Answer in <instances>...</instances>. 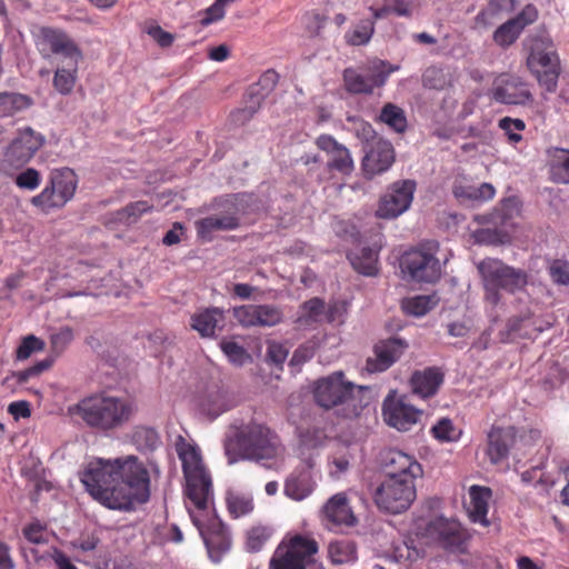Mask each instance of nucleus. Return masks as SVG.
Listing matches in <instances>:
<instances>
[{
    "mask_svg": "<svg viewBox=\"0 0 569 569\" xmlns=\"http://www.w3.org/2000/svg\"><path fill=\"white\" fill-rule=\"evenodd\" d=\"M224 451L230 462L240 459L254 461L276 460L284 447L278 433L266 423L250 421L237 427L224 440Z\"/></svg>",
    "mask_w": 569,
    "mask_h": 569,
    "instance_id": "f257e3e1",
    "label": "nucleus"
},
{
    "mask_svg": "<svg viewBox=\"0 0 569 569\" xmlns=\"http://www.w3.org/2000/svg\"><path fill=\"white\" fill-rule=\"evenodd\" d=\"M70 412L80 417L90 428L109 431L126 423L131 415V403L110 396H92L82 399Z\"/></svg>",
    "mask_w": 569,
    "mask_h": 569,
    "instance_id": "f03ea898",
    "label": "nucleus"
},
{
    "mask_svg": "<svg viewBox=\"0 0 569 569\" xmlns=\"http://www.w3.org/2000/svg\"><path fill=\"white\" fill-rule=\"evenodd\" d=\"M177 453L186 479L184 493L199 510L206 511L213 499L212 479L199 449L184 440L177 443Z\"/></svg>",
    "mask_w": 569,
    "mask_h": 569,
    "instance_id": "7ed1b4c3",
    "label": "nucleus"
},
{
    "mask_svg": "<svg viewBox=\"0 0 569 569\" xmlns=\"http://www.w3.org/2000/svg\"><path fill=\"white\" fill-rule=\"evenodd\" d=\"M481 277L485 300L492 306L501 301V291L516 293L528 284V273L500 259L486 258L477 264Z\"/></svg>",
    "mask_w": 569,
    "mask_h": 569,
    "instance_id": "20e7f679",
    "label": "nucleus"
},
{
    "mask_svg": "<svg viewBox=\"0 0 569 569\" xmlns=\"http://www.w3.org/2000/svg\"><path fill=\"white\" fill-rule=\"evenodd\" d=\"M363 387L347 381L341 371L319 379L313 389L316 402L325 408L341 407V413L346 418L357 417L362 408L361 400L356 393H361Z\"/></svg>",
    "mask_w": 569,
    "mask_h": 569,
    "instance_id": "39448f33",
    "label": "nucleus"
},
{
    "mask_svg": "<svg viewBox=\"0 0 569 569\" xmlns=\"http://www.w3.org/2000/svg\"><path fill=\"white\" fill-rule=\"evenodd\" d=\"M527 52V67L537 78L539 84L548 92H555L560 74V61L555 44L549 36L536 34L523 42Z\"/></svg>",
    "mask_w": 569,
    "mask_h": 569,
    "instance_id": "423d86ee",
    "label": "nucleus"
},
{
    "mask_svg": "<svg viewBox=\"0 0 569 569\" xmlns=\"http://www.w3.org/2000/svg\"><path fill=\"white\" fill-rule=\"evenodd\" d=\"M80 479L89 495L109 509L118 510L119 506L128 501L116 492L119 491L116 459L99 458L90 461Z\"/></svg>",
    "mask_w": 569,
    "mask_h": 569,
    "instance_id": "0eeeda50",
    "label": "nucleus"
},
{
    "mask_svg": "<svg viewBox=\"0 0 569 569\" xmlns=\"http://www.w3.org/2000/svg\"><path fill=\"white\" fill-rule=\"evenodd\" d=\"M117 476L119 482L118 496H123L127 502L118 510H133L137 505L149 501L151 495L150 472L146 465L134 456L117 458Z\"/></svg>",
    "mask_w": 569,
    "mask_h": 569,
    "instance_id": "6e6552de",
    "label": "nucleus"
},
{
    "mask_svg": "<svg viewBox=\"0 0 569 569\" xmlns=\"http://www.w3.org/2000/svg\"><path fill=\"white\" fill-rule=\"evenodd\" d=\"M78 178L70 168L51 171L43 190L31 198V204L44 213L63 208L74 196Z\"/></svg>",
    "mask_w": 569,
    "mask_h": 569,
    "instance_id": "1a4fd4ad",
    "label": "nucleus"
},
{
    "mask_svg": "<svg viewBox=\"0 0 569 569\" xmlns=\"http://www.w3.org/2000/svg\"><path fill=\"white\" fill-rule=\"evenodd\" d=\"M399 69L388 61L377 59L362 72L355 68H346L342 73L343 87L351 94H371L376 88H381L389 76Z\"/></svg>",
    "mask_w": 569,
    "mask_h": 569,
    "instance_id": "9d476101",
    "label": "nucleus"
},
{
    "mask_svg": "<svg viewBox=\"0 0 569 569\" xmlns=\"http://www.w3.org/2000/svg\"><path fill=\"white\" fill-rule=\"evenodd\" d=\"M416 499L415 479L386 478L376 489L373 500L377 507L390 513L406 511Z\"/></svg>",
    "mask_w": 569,
    "mask_h": 569,
    "instance_id": "9b49d317",
    "label": "nucleus"
},
{
    "mask_svg": "<svg viewBox=\"0 0 569 569\" xmlns=\"http://www.w3.org/2000/svg\"><path fill=\"white\" fill-rule=\"evenodd\" d=\"M34 46L43 59L59 56L76 63L82 59L79 46L64 30L59 28L41 27L34 36Z\"/></svg>",
    "mask_w": 569,
    "mask_h": 569,
    "instance_id": "f8f14e48",
    "label": "nucleus"
},
{
    "mask_svg": "<svg viewBox=\"0 0 569 569\" xmlns=\"http://www.w3.org/2000/svg\"><path fill=\"white\" fill-rule=\"evenodd\" d=\"M437 248L419 246L407 251L400 261L402 271L418 282H436L441 276V266L436 257Z\"/></svg>",
    "mask_w": 569,
    "mask_h": 569,
    "instance_id": "ddd939ff",
    "label": "nucleus"
},
{
    "mask_svg": "<svg viewBox=\"0 0 569 569\" xmlns=\"http://www.w3.org/2000/svg\"><path fill=\"white\" fill-rule=\"evenodd\" d=\"M44 138L30 127L20 129L7 147L1 168L4 171L18 170L24 167L43 146Z\"/></svg>",
    "mask_w": 569,
    "mask_h": 569,
    "instance_id": "4468645a",
    "label": "nucleus"
},
{
    "mask_svg": "<svg viewBox=\"0 0 569 569\" xmlns=\"http://www.w3.org/2000/svg\"><path fill=\"white\" fill-rule=\"evenodd\" d=\"M318 551L315 540L295 536L287 546L280 545L270 561L271 569H306L308 559Z\"/></svg>",
    "mask_w": 569,
    "mask_h": 569,
    "instance_id": "2eb2a0df",
    "label": "nucleus"
},
{
    "mask_svg": "<svg viewBox=\"0 0 569 569\" xmlns=\"http://www.w3.org/2000/svg\"><path fill=\"white\" fill-rule=\"evenodd\" d=\"M241 198L240 194L233 196L226 211L197 220L194 226L198 237L211 241L214 232L236 230L240 226L238 201Z\"/></svg>",
    "mask_w": 569,
    "mask_h": 569,
    "instance_id": "dca6fc26",
    "label": "nucleus"
},
{
    "mask_svg": "<svg viewBox=\"0 0 569 569\" xmlns=\"http://www.w3.org/2000/svg\"><path fill=\"white\" fill-rule=\"evenodd\" d=\"M190 516L206 543L210 559L214 562L220 561L231 545L224 523L218 517H213L208 525H204L199 517L193 513H190Z\"/></svg>",
    "mask_w": 569,
    "mask_h": 569,
    "instance_id": "f3484780",
    "label": "nucleus"
},
{
    "mask_svg": "<svg viewBox=\"0 0 569 569\" xmlns=\"http://www.w3.org/2000/svg\"><path fill=\"white\" fill-rule=\"evenodd\" d=\"M416 190L413 180H401L392 183L377 210V216L383 219L397 218L407 211L412 202Z\"/></svg>",
    "mask_w": 569,
    "mask_h": 569,
    "instance_id": "a211bd4d",
    "label": "nucleus"
},
{
    "mask_svg": "<svg viewBox=\"0 0 569 569\" xmlns=\"http://www.w3.org/2000/svg\"><path fill=\"white\" fill-rule=\"evenodd\" d=\"M421 411L407 402L405 397L388 396L382 405V416L386 423L399 431H408L415 426Z\"/></svg>",
    "mask_w": 569,
    "mask_h": 569,
    "instance_id": "6ab92c4d",
    "label": "nucleus"
},
{
    "mask_svg": "<svg viewBox=\"0 0 569 569\" xmlns=\"http://www.w3.org/2000/svg\"><path fill=\"white\" fill-rule=\"evenodd\" d=\"M233 316L243 327H273L283 320L281 308L273 305H246L236 307Z\"/></svg>",
    "mask_w": 569,
    "mask_h": 569,
    "instance_id": "aec40b11",
    "label": "nucleus"
},
{
    "mask_svg": "<svg viewBox=\"0 0 569 569\" xmlns=\"http://www.w3.org/2000/svg\"><path fill=\"white\" fill-rule=\"evenodd\" d=\"M408 343L399 338L380 340L373 346V356L366 361V370L378 373L388 370L403 355Z\"/></svg>",
    "mask_w": 569,
    "mask_h": 569,
    "instance_id": "412c9836",
    "label": "nucleus"
},
{
    "mask_svg": "<svg viewBox=\"0 0 569 569\" xmlns=\"http://www.w3.org/2000/svg\"><path fill=\"white\" fill-rule=\"evenodd\" d=\"M381 466L387 473L386 478L416 479L423 473L421 465L413 456L397 449H389L381 453Z\"/></svg>",
    "mask_w": 569,
    "mask_h": 569,
    "instance_id": "4be33fe9",
    "label": "nucleus"
},
{
    "mask_svg": "<svg viewBox=\"0 0 569 569\" xmlns=\"http://www.w3.org/2000/svg\"><path fill=\"white\" fill-rule=\"evenodd\" d=\"M395 161V150L389 141L377 139L368 146L362 159V170L367 178L387 171Z\"/></svg>",
    "mask_w": 569,
    "mask_h": 569,
    "instance_id": "5701e85b",
    "label": "nucleus"
},
{
    "mask_svg": "<svg viewBox=\"0 0 569 569\" xmlns=\"http://www.w3.org/2000/svg\"><path fill=\"white\" fill-rule=\"evenodd\" d=\"M316 146L329 157L328 170H336L343 176H349L353 171L355 164L349 149L332 136L320 134L316 140Z\"/></svg>",
    "mask_w": 569,
    "mask_h": 569,
    "instance_id": "b1692460",
    "label": "nucleus"
},
{
    "mask_svg": "<svg viewBox=\"0 0 569 569\" xmlns=\"http://www.w3.org/2000/svg\"><path fill=\"white\" fill-rule=\"evenodd\" d=\"M518 436L516 427H498L492 426L487 435L486 453L493 465H498L506 460L510 449L515 446Z\"/></svg>",
    "mask_w": 569,
    "mask_h": 569,
    "instance_id": "393cba45",
    "label": "nucleus"
},
{
    "mask_svg": "<svg viewBox=\"0 0 569 569\" xmlns=\"http://www.w3.org/2000/svg\"><path fill=\"white\" fill-rule=\"evenodd\" d=\"M190 327L202 338H213L226 327L224 312L216 307L203 309L191 316Z\"/></svg>",
    "mask_w": 569,
    "mask_h": 569,
    "instance_id": "a878e982",
    "label": "nucleus"
},
{
    "mask_svg": "<svg viewBox=\"0 0 569 569\" xmlns=\"http://www.w3.org/2000/svg\"><path fill=\"white\" fill-rule=\"evenodd\" d=\"M443 378L441 370L436 367L417 370L410 378L412 392L422 399L433 397L443 383Z\"/></svg>",
    "mask_w": 569,
    "mask_h": 569,
    "instance_id": "bb28decb",
    "label": "nucleus"
},
{
    "mask_svg": "<svg viewBox=\"0 0 569 569\" xmlns=\"http://www.w3.org/2000/svg\"><path fill=\"white\" fill-rule=\"evenodd\" d=\"M429 532L446 549H458L463 542L460 523L455 520L438 518L430 523Z\"/></svg>",
    "mask_w": 569,
    "mask_h": 569,
    "instance_id": "cd10ccee",
    "label": "nucleus"
},
{
    "mask_svg": "<svg viewBox=\"0 0 569 569\" xmlns=\"http://www.w3.org/2000/svg\"><path fill=\"white\" fill-rule=\"evenodd\" d=\"M326 519L335 526H353L357 521L346 493L332 496L323 507Z\"/></svg>",
    "mask_w": 569,
    "mask_h": 569,
    "instance_id": "c85d7f7f",
    "label": "nucleus"
},
{
    "mask_svg": "<svg viewBox=\"0 0 569 569\" xmlns=\"http://www.w3.org/2000/svg\"><path fill=\"white\" fill-rule=\"evenodd\" d=\"M470 505L468 508L469 517L472 522L480 523L483 527L489 526L487 519L489 501L492 497V491L488 487L473 485L469 488Z\"/></svg>",
    "mask_w": 569,
    "mask_h": 569,
    "instance_id": "c756f323",
    "label": "nucleus"
},
{
    "mask_svg": "<svg viewBox=\"0 0 569 569\" xmlns=\"http://www.w3.org/2000/svg\"><path fill=\"white\" fill-rule=\"evenodd\" d=\"M493 99L506 104H525L531 100V93L520 79L510 78L502 86L495 88Z\"/></svg>",
    "mask_w": 569,
    "mask_h": 569,
    "instance_id": "7c9ffc66",
    "label": "nucleus"
},
{
    "mask_svg": "<svg viewBox=\"0 0 569 569\" xmlns=\"http://www.w3.org/2000/svg\"><path fill=\"white\" fill-rule=\"evenodd\" d=\"M547 153L551 180L556 183H569V150L550 148Z\"/></svg>",
    "mask_w": 569,
    "mask_h": 569,
    "instance_id": "2f4dec72",
    "label": "nucleus"
},
{
    "mask_svg": "<svg viewBox=\"0 0 569 569\" xmlns=\"http://www.w3.org/2000/svg\"><path fill=\"white\" fill-rule=\"evenodd\" d=\"M348 259L352 266V268L367 277H373L378 273V251L365 247L357 252L348 253Z\"/></svg>",
    "mask_w": 569,
    "mask_h": 569,
    "instance_id": "473e14b6",
    "label": "nucleus"
},
{
    "mask_svg": "<svg viewBox=\"0 0 569 569\" xmlns=\"http://www.w3.org/2000/svg\"><path fill=\"white\" fill-rule=\"evenodd\" d=\"M328 557L333 565L355 563L358 559L357 545L350 539L333 540L328 545Z\"/></svg>",
    "mask_w": 569,
    "mask_h": 569,
    "instance_id": "72a5a7b5",
    "label": "nucleus"
},
{
    "mask_svg": "<svg viewBox=\"0 0 569 569\" xmlns=\"http://www.w3.org/2000/svg\"><path fill=\"white\" fill-rule=\"evenodd\" d=\"M326 303L320 298H311L300 307L296 323L300 328L312 327L322 321Z\"/></svg>",
    "mask_w": 569,
    "mask_h": 569,
    "instance_id": "f704fd0d",
    "label": "nucleus"
},
{
    "mask_svg": "<svg viewBox=\"0 0 569 569\" xmlns=\"http://www.w3.org/2000/svg\"><path fill=\"white\" fill-rule=\"evenodd\" d=\"M532 317L533 313L529 309L518 316L510 317L506 323L507 340L531 338V331L533 330Z\"/></svg>",
    "mask_w": 569,
    "mask_h": 569,
    "instance_id": "c9c22d12",
    "label": "nucleus"
},
{
    "mask_svg": "<svg viewBox=\"0 0 569 569\" xmlns=\"http://www.w3.org/2000/svg\"><path fill=\"white\" fill-rule=\"evenodd\" d=\"M312 490L313 483L307 472L291 473L284 483L286 496L297 501L307 498Z\"/></svg>",
    "mask_w": 569,
    "mask_h": 569,
    "instance_id": "e433bc0d",
    "label": "nucleus"
},
{
    "mask_svg": "<svg viewBox=\"0 0 569 569\" xmlns=\"http://www.w3.org/2000/svg\"><path fill=\"white\" fill-rule=\"evenodd\" d=\"M439 302L437 295H418L401 300V309L406 315L422 317Z\"/></svg>",
    "mask_w": 569,
    "mask_h": 569,
    "instance_id": "4c0bfd02",
    "label": "nucleus"
},
{
    "mask_svg": "<svg viewBox=\"0 0 569 569\" xmlns=\"http://www.w3.org/2000/svg\"><path fill=\"white\" fill-rule=\"evenodd\" d=\"M78 64L68 61V68L58 67L56 69L52 86L60 94L68 96L72 92L78 78Z\"/></svg>",
    "mask_w": 569,
    "mask_h": 569,
    "instance_id": "58836bf2",
    "label": "nucleus"
},
{
    "mask_svg": "<svg viewBox=\"0 0 569 569\" xmlns=\"http://www.w3.org/2000/svg\"><path fill=\"white\" fill-rule=\"evenodd\" d=\"M31 104L32 100L29 96L18 92H0V118L12 117Z\"/></svg>",
    "mask_w": 569,
    "mask_h": 569,
    "instance_id": "ea45409f",
    "label": "nucleus"
},
{
    "mask_svg": "<svg viewBox=\"0 0 569 569\" xmlns=\"http://www.w3.org/2000/svg\"><path fill=\"white\" fill-rule=\"evenodd\" d=\"M375 33V21L362 19L343 36L345 42L352 47L366 46Z\"/></svg>",
    "mask_w": 569,
    "mask_h": 569,
    "instance_id": "a19ab883",
    "label": "nucleus"
},
{
    "mask_svg": "<svg viewBox=\"0 0 569 569\" xmlns=\"http://www.w3.org/2000/svg\"><path fill=\"white\" fill-rule=\"evenodd\" d=\"M226 505L230 517L233 519L248 516L254 509L252 497L240 492H228L226 497Z\"/></svg>",
    "mask_w": 569,
    "mask_h": 569,
    "instance_id": "79ce46f5",
    "label": "nucleus"
},
{
    "mask_svg": "<svg viewBox=\"0 0 569 569\" xmlns=\"http://www.w3.org/2000/svg\"><path fill=\"white\" fill-rule=\"evenodd\" d=\"M453 194L457 199L471 200V201H488L491 200L496 194V189L491 183H482L479 187H455Z\"/></svg>",
    "mask_w": 569,
    "mask_h": 569,
    "instance_id": "37998d69",
    "label": "nucleus"
},
{
    "mask_svg": "<svg viewBox=\"0 0 569 569\" xmlns=\"http://www.w3.org/2000/svg\"><path fill=\"white\" fill-rule=\"evenodd\" d=\"M379 120L398 133L407 130L408 122L405 111L391 102L382 107Z\"/></svg>",
    "mask_w": 569,
    "mask_h": 569,
    "instance_id": "c03bdc74",
    "label": "nucleus"
},
{
    "mask_svg": "<svg viewBox=\"0 0 569 569\" xmlns=\"http://www.w3.org/2000/svg\"><path fill=\"white\" fill-rule=\"evenodd\" d=\"M132 442L141 451H152L161 443L154 428L138 426L132 432Z\"/></svg>",
    "mask_w": 569,
    "mask_h": 569,
    "instance_id": "a18cd8bd",
    "label": "nucleus"
},
{
    "mask_svg": "<svg viewBox=\"0 0 569 569\" xmlns=\"http://www.w3.org/2000/svg\"><path fill=\"white\" fill-rule=\"evenodd\" d=\"M247 106L243 109H239L233 113L236 121L244 122L252 118V116L259 110L263 97L260 94L258 84L251 86L247 93Z\"/></svg>",
    "mask_w": 569,
    "mask_h": 569,
    "instance_id": "49530a36",
    "label": "nucleus"
},
{
    "mask_svg": "<svg viewBox=\"0 0 569 569\" xmlns=\"http://www.w3.org/2000/svg\"><path fill=\"white\" fill-rule=\"evenodd\" d=\"M431 435L441 442H452L460 438V431L457 430L453 422L449 418H441L432 426Z\"/></svg>",
    "mask_w": 569,
    "mask_h": 569,
    "instance_id": "de8ad7c7",
    "label": "nucleus"
},
{
    "mask_svg": "<svg viewBox=\"0 0 569 569\" xmlns=\"http://www.w3.org/2000/svg\"><path fill=\"white\" fill-rule=\"evenodd\" d=\"M478 243L503 244L510 240V234L502 228H483L475 232Z\"/></svg>",
    "mask_w": 569,
    "mask_h": 569,
    "instance_id": "09e8293b",
    "label": "nucleus"
},
{
    "mask_svg": "<svg viewBox=\"0 0 569 569\" xmlns=\"http://www.w3.org/2000/svg\"><path fill=\"white\" fill-rule=\"evenodd\" d=\"M272 533L271 528L262 525L251 527L247 532V548L252 552L259 551Z\"/></svg>",
    "mask_w": 569,
    "mask_h": 569,
    "instance_id": "8fccbe9b",
    "label": "nucleus"
},
{
    "mask_svg": "<svg viewBox=\"0 0 569 569\" xmlns=\"http://www.w3.org/2000/svg\"><path fill=\"white\" fill-rule=\"evenodd\" d=\"M220 348L228 360L234 366H243L251 360L249 352L234 341H221Z\"/></svg>",
    "mask_w": 569,
    "mask_h": 569,
    "instance_id": "3c124183",
    "label": "nucleus"
},
{
    "mask_svg": "<svg viewBox=\"0 0 569 569\" xmlns=\"http://www.w3.org/2000/svg\"><path fill=\"white\" fill-rule=\"evenodd\" d=\"M521 33L520 29L511 19L501 24L493 33V40L501 47H509L512 44Z\"/></svg>",
    "mask_w": 569,
    "mask_h": 569,
    "instance_id": "603ef678",
    "label": "nucleus"
},
{
    "mask_svg": "<svg viewBox=\"0 0 569 569\" xmlns=\"http://www.w3.org/2000/svg\"><path fill=\"white\" fill-rule=\"evenodd\" d=\"M152 207L147 201H136L118 211V220L127 224L136 222L141 214L149 212Z\"/></svg>",
    "mask_w": 569,
    "mask_h": 569,
    "instance_id": "864d4df0",
    "label": "nucleus"
},
{
    "mask_svg": "<svg viewBox=\"0 0 569 569\" xmlns=\"http://www.w3.org/2000/svg\"><path fill=\"white\" fill-rule=\"evenodd\" d=\"M14 183L22 190L33 191L41 183V174L34 168H27L16 176Z\"/></svg>",
    "mask_w": 569,
    "mask_h": 569,
    "instance_id": "5fc2aeb1",
    "label": "nucleus"
},
{
    "mask_svg": "<svg viewBox=\"0 0 569 569\" xmlns=\"http://www.w3.org/2000/svg\"><path fill=\"white\" fill-rule=\"evenodd\" d=\"M43 349L44 342L36 336L29 335L22 339L21 343L17 348L16 358L17 360H26L33 352L42 351Z\"/></svg>",
    "mask_w": 569,
    "mask_h": 569,
    "instance_id": "6e6d98bb",
    "label": "nucleus"
},
{
    "mask_svg": "<svg viewBox=\"0 0 569 569\" xmlns=\"http://www.w3.org/2000/svg\"><path fill=\"white\" fill-rule=\"evenodd\" d=\"M423 86L429 89L442 90L448 86L447 77L442 69L430 67L422 77Z\"/></svg>",
    "mask_w": 569,
    "mask_h": 569,
    "instance_id": "4d7b16f0",
    "label": "nucleus"
},
{
    "mask_svg": "<svg viewBox=\"0 0 569 569\" xmlns=\"http://www.w3.org/2000/svg\"><path fill=\"white\" fill-rule=\"evenodd\" d=\"M499 127L508 136L509 142L515 144L522 140V136L519 133L526 127L525 122L522 120L505 117V118L500 119Z\"/></svg>",
    "mask_w": 569,
    "mask_h": 569,
    "instance_id": "13d9d810",
    "label": "nucleus"
},
{
    "mask_svg": "<svg viewBox=\"0 0 569 569\" xmlns=\"http://www.w3.org/2000/svg\"><path fill=\"white\" fill-rule=\"evenodd\" d=\"M550 277L558 284H569V262L563 259H555L549 266Z\"/></svg>",
    "mask_w": 569,
    "mask_h": 569,
    "instance_id": "bf43d9fd",
    "label": "nucleus"
},
{
    "mask_svg": "<svg viewBox=\"0 0 569 569\" xmlns=\"http://www.w3.org/2000/svg\"><path fill=\"white\" fill-rule=\"evenodd\" d=\"M289 350L283 343L269 341L267 346L266 359L276 366H282L288 357Z\"/></svg>",
    "mask_w": 569,
    "mask_h": 569,
    "instance_id": "052dcab7",
    "label": "nucleus"
},
{
    "mask_svg": "<svg viewBox=\"0 0 569 569\" xmlns=\"http://www.w3.org/2000/svg\"><path fill=\"white\" fill-rule=\"evenodd\" d=\"M73 337V330L70 327H62L58 332L51 335L50 342L54 350L63 351Z\"/></svg>",
    "mask_w": 569,
    "mask_h": 569,
    "instance_id": "680f3d73",
    "label": "nucleus"
},
{
    "mask_svg": "<svg viewBox=\"0 0 569 569\" xmlns=\"http://www.w3.org/2000/svg\"><path fill=\"white\" fill-rule=\"evenodd\" d=\"M538 18V10L533 4H527L520 13L511 20L522 31L527 26L533 23Z\"/></svg>",
    "mask_w": 569,
    "mask_h": 569,
    "instance_id": "e2e57ef3",
    "label": "nucleus"
},
{
    "mask_svg": "<svg viewBox=\"0 0 569 569\" xmlns=\"http://www.w3.org/2000/svg\"><path fill=\"white\" fill-rule=\"evenodd\" d=\"M224 16L226 8L214 0V2L203 11V16L200 22L202 26L207 27L211 23L222 20Z\"/></svg>",
    "mask_w": 569,
    "mask_h": 569,
    "instance_id": "0e129e2a",
    "label": "nucleus"
},
{
    "mask_svg": "<svg viewBox=\"0 0 569 569\" xmlns=\"http://www.w3.org/2000/svg\"><path fill=\"white\" fill-rule=\"evenodd\" d=\"M147 33L161 47L169 48L174 41V36L163 30L159 24L148 28Z\"/></svg>",
    "mask_w": 569,
    "mask_h": 569,
    "instance_id": "69168bd1",
    "label": "nucleus"
},
{
    "mask_svg": "<svg viewBox=\"0 0 569 569\" xmlns=\"http://www.w3.org/2000/svg\"><path fill=\"white\" fill-rule=\"evenodd\" d=\"M24 538L31 543L40 545L47 540L44 538V527L39 522H32L23 528Z\"/></svg>",
    "mask_w": 569,
    "mask_h": 569,
    "instance_id": "338daca9",
    "label": "nucleus"
},
{
    "mask_svg": "<svg viewBox=\"0 0 569 569\" xmlns=\"http://www.w3.org/2000/svg\"><path fill=\"white\" fill-rule=\"evenodd\" d=\"M8 412L14 419L29 418L31 416L30 405L24 400L11 402L8 407Z\"/></svg>",
    "mask_w": 569,
    "mask_h": 569,
    "instance_id": "774afa93",
    "label": "nucleus"
}]
</instances>
